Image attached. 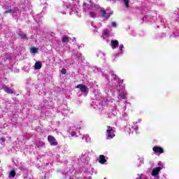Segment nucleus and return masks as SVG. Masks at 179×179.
Masks as SVG:
<instances>
[{"instance_id": "f257e3e1", "label": "nucleus", "mask_w": 179, "mask_h": 179, "mask_svg": "<svg viewBox=\"0 0 179 179\" xmlns=\"http://www.w3.org/2000/svg\"><path fill=\"white\" fill-rule=\"evenodd\" d=\"M106 128H108L106 130V132L108 133L107 139H113V138L115 136V134H114V127L106 126Z\"/></svg>"}, {"instance_id": "f03ea898", "label": "nucleus", "mask_w": 179, "mask_h": 179, "mask_svg": "<svg viewBox=\"0 0 179 179\" xmlns=\"http://www.w3.org/2000/svg\"><path fill=\"white\" fill-rule=\"evenodd\" d=\"M48 141L52 146H57L58 142H57V139H55V137L52 136H48Z\"/></svg>"}, {"instance_id": "7ed1b4c3", "label": "nucleus", "mask_w": 179, "mask_h": 179, "mask_svg": "<svg viewBox=\"0 0 179 179\" xmlns=\"http://www.w3.org/2000/svg\"><path fill=\"white\" fill-rule=\"evenodd\" d=\"M2 89L6 93H8V94H13V93H15L13 90L10 89V87H9L8 85H3Z\"/></svg>"}, {"instance_id": "20e7f679", "label": "nucleus", "mask_w": 179, "mask_h": 179, "mask_svg": "<svg viewBox=\"0 0 179 179\" xmlns=\"http://www.w3.org/2000/svg\"><path fill=\"white\" fill-rule=\"evenodd\" d=\"M152 150L155 153H159L160 155H162V153H164V150H163L162 147L155 146L152 148Z\"/></svg>"}, {"instance_id": "39448f33", "label": "nucleus", "mask_w": 179, "mask_h": 179, "mask_svg": "<svg viewBox=\"0 0 179 179\" xmlns=\"http://www.w3.org/2000/svg\"><path fill=\"white\" fill-rule=\"evenodd\" d=\"M98 162L100 164H105L107 163V159H106V156L101 155L98 158Z\"/></svg>"}, {"instance_id": "423d86ee", "label": "nucleus", "mask_w": 179, "mask_h": 179, "mask_svg": "<svg viewBox=\"0 0 179 179\" xmlns=\"http://www.w3.org/2000/svg\"><path fill=\"white\" fill-rule=\"evenodd\" d=\"M77 89H80V90L83 92V93H86V92H87V87H86V85H83L82 84H79L76 86Z\"/></svg>"}, {"instance_id": "0eeeda50", "label": "nucleus", "mask_w": 179, "mask_h": 179, "mask_svg": "<svg viewBox=\"0 0 179 179\" xmlns=\"http://www.w3.org/2000/svg\"><path fill=\"white\" fill-rule=\"evenodd\" d=\"M160 170H162V167H156L155 169H153L151 176H152V177H156V176L160 173Z\"/></svg>"}, {"instance_id": "6e6552de", "label": "nucleus", "mask_w": 179, "mask_h": 179, "mask_svg": "<svg viewBox=\"0 0 179 179\" xmlns=\"http://www.w3.org/2000/svg\"><path fill=\"white\" fill-rule=\"evenodd\" d=\"M110 43H111V45H112V47L113 48H118V44H119V43H118V41H117V40H112L111 41H110Z\"/></svg>"}, {"instance_id": "1a4fd4ad", "label": "nucleus", "mask_w": 179, "mask_h": 179, "mask_svg": "<svg viewBox=\"0 0 179 179\" xmlns=\"http://www.w3.org/2000/svg\"><path fill=\"white\" fill-rule=\"evenodd\" d=\"M41 66H43V64L40 62H36L34 65L35 69H41Z\"/></svg>"}, {"instance_id": "9d476101", "label": "nucleus", "mask_w": 179, "mask_h": 179, "mask_svg": "<svg viewBox=\"0 0 179 179\" xmlns=\"http://www.w3.org/2000/svg\"><path fill=\"white\" fill-rule=\"evenodd\" d=\"M123 2L126 8H129V0H123Z\"/></svg>"}, {"instance_id": "9b49d317", "label": "nucleus", "mask_w": 179, "mask_h": 179, "mask_svg": "<svg viewBox=\"0 0 179 179\" xmlns=\"http://www.w3.org/2000/svg\"><path fill=\"white\" fill-rule=\"evenodd\" d=\"M90 16H91V17H93V19H96V13H94V11L90 12Z\"/></svg>"}, {"instance_id": "f8f14e48", "label": "nucleus", "mask_w": 179, "mask_h": 179, "mask_svg": "<svg viewBox=\"0 0 179 179\" xmlns=\"http://www.w3.org/2000/svg\"><path fill=\"white\" fill-rule=\"evenodd\" d=\"M15 176H16V172L15 171H11L9 174V177H12L13 178Z\"/></svg>"}, {"instance_id": "ddd939ff", "label": "nucleus", "mask_w": 179, "mask_h": 179, "mask_svg": "<svg viewBox=\"0 0 179 179\" xmlns=\"http://www.w3.org/2000/svg\"><path fill=\"white\" fill-rule=\"evenodd\" d=\"M62 41L63 43H69V38H68V37L62 38Z\"/></svg>"}, {"instance_id": "4468645a", "label": "nucleus", "mask_w": 179, "mask_h": 179, "mask_svg": "<svg viewBox=\"0 0 179 179\" xmlns=\"http://www.w3.org/2000/svg\"><path fill=\"white\" fill-rule=\"evenodd\" d=\"M12 9H8V10H6L4 12H3V14L4 15H8V13H12Z\"/></svg>"}, {"instance_id": "2eb2a0df", "label": "nucleus", "mask_w": 179, "mask_h": 179, "mask_svg": "<svg viewBox=\"0 0 179 179\" xmlns=\"http://www.w3.org/2000/svg\"><path fill=\"white\" fill-rule=\"evenodd\" d=\"M31 51L34 53L36 54V52H37V48L35 47H33L31 48Z\"/></svg>"}, {"instance_id": "dca6fc26", "label": "nucleus", "mask_w": 179, "mask_h": 179, "mask_svg": "<svg viewBox=\"0 0 179 179\" xmlns=\"http://www.w3.org/2000/svg\"><path fill=\"white\" fill-rule=\"evenodd\" d=\"M101 13H102L103 17L107 15V12H106V10H101Z\"/></svg>"}, {"instance_id": "f3484780", "label": "nucleus", "mask_w": 179, "mask_h": 179, "mask_svg": "<svg viewBox=\"0 0 179 179\" xmlns=\"http://www.w3.org/2000/svg\"><path fill=\"white\" fill-rule=\"evenodd\" d=\"M19 36L21 37V38H26V37H27L25 34H20Z\"/></svg>"}, {"instance_id": "a211bd4d", "label": "nucleus", "mask_w": 179, "mask_h": 179, "mask_svg": "<svg viewBox=\"0 0 179 179\" xmlns=\"http://www.w3.org/2000/svg\"><path fill=\"white\" fill-rule=\"evenodd\" d=\"M121 100H125V94H122L119 95Z\"/></svg>"}, {"instance_id": "6ab92c4d", "label": "nucleus", "mask_w": 179, "mask_h": 179, "mask_svg": "<svg viewBox=\"0 0 179 179\" xmlns=\"http://www.w3.org/2000/svg\"><path fill=\"white\" fill-rule=\"evenodd\" d=\"M110 16H111V13H106V16H104L103 17H106V19H108V17H110Z\"/></svg>"}, {"instance_id": "aec40b11", "label": "nucleus", "mask_w": 179, "mask_h": 179, "mask_svg": "<svg viewBox=\"0 0 179 179\" xmlns=\"http://www.w3.org/2000/svg\"><path fill=\"white\" fill-rule=\"evenodd\" d=\"M61 73H62V75H66V69H62Z\"/></svg>"}, {"instance_id": "412c9836", "label": "nucleus", "mask_w": 179, "mask_h": 179, "mask_svg": "<svg viewBox=\"0 0 179 179\" xmlns=\"http://www.w3.org/2000/svg\"><path fill=\"white\" fill-rule=\"evenodd\" d=\"M119 48H120V52L122 53V48H124V45L123 44L120 45Z\"/></svg>"}, {"instance_id": "4be33fe9", "label": "nucleus", "mask_w": 179, "mask_h": 179, "mask_svg": "<svg viewBox=\"0 0 179 179\" xmlns=\"http://www.w3.org/2000/svg\"><path fill=\"white\" fill-rule=\"evenodd\" d=\"M71 136H76V132H75V131H71Z\"/></svg>"}, {"instance_id": "5701e85b", "label": "nucleus", "mask_w": 179, "mask_h": 179, "mask_svg": "<svg viewBox=\"0 0 179 179\" xmlns=\"http://www.w3.org/2000/svg\"><path fill=\"white\" fill-rule=\"evenodd\" d=\"M104 36H108V31L106 30L103 31Z\"/></svg>"}, {"instance_id": "b1692460", "label": "nucleus", "mask_w": 179, "mask_h": 179, "mask_svg": "<svg viewBox=\"0 0 179 179\" xmlns=\"http://www.w3.org/2000/svg\"><path fill=\"white\" fill-rule=\"evenodd\" d=\"M0 141L3 143H5V141H6L5 138H0Z\"/></svg>"}, {"instance_id": "393cba45", "label": "nucleus", "mask_w": 179, "mask_h": 179, "mask_svg": "<svg viewBox=\"0 0 179 179\" xmlns=\"http://www.w3.org/2000/svg\"><path fill=\"white\" fill-rule=\"evenodd\" d=\"M112 26H113L114 27H115V26H117V23H115V22H112Z\"/></svg>"}, {"instance_id": "a878e982", "label": "nucleus", "mask_w": 179, "mask_h": 179, "mask_svg": "<svg viewBox=\"0 0 179 179\" xmlns=\"http://www.w3.org/2000/svg\"><path fill=\"white\" fill-rule=\"evenodd\" d=\"M110 74H111V76H116L115 75H114V72L113 71L110 72Z\"/></svg>"}, {"instance_id": "bb28decb", "label": "nucleus", "mask_w": 179, "mask_h": 179, "mask_svg": "<svg viewBox=\"0 0 179 179\" xmlns=\"http://www.w3.org/2000/svg\"><path fill=\"white\" fill-rule=\"evenodd\" d=\"M66 8H71V5L66 6Z\"/></svg>"}, {"instance_id": "cd10ccee", "label": "nucleus", "mask_w": 179, "mask_h": 179, "mask_svg": "<svg viewBox=\"0 0 179 179\" xmlns=\"http://www.w3.org/2000/svg\"><path fill=\"white\" fill-rule=\"evenodd\" d=\"M124 83V80H122L121 81H120V83Z\"/></svg>"}, {"instance_id": "c85d7f7f", "label": "nucleus", "mask_w": 179, "mask_h": 179, "mask_svg": "<svg viewBox=\"0 0 179 179\" xmlns=\"http://www.w3.org/2000/svg\"><path fill=\"white\" fill-rule=\"evenodd\" d=\"M104 179H107V178H104Z\"/></svg>"}, {"instance_id": "c756f323", "label": "nucleus", "mask_w": 179, "mask_h": 179, "mask_svg": "<svg viewBox=\"0 0 179 179\" xmlns=\"http://www.w3.org/2000/svg\"><path fill=\"white\" fill-rule=\"evenodd\" d=\"M0 163H1V159H0Z\"/></svg>"}]
</instances>
